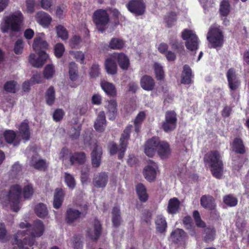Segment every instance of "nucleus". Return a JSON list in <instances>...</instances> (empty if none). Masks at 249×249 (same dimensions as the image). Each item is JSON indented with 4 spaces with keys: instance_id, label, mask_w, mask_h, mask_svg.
Segmentation results:
<instances>
[{
    "instance_id": "obj_1",
    "label": "nucleus",
    "mask_w": 249,
    "mask_h": 249,
    "mask_svg": "<svg viewBox=\"0 0 249 249\" xmlns=\"http://www.w3.org/2000/svg\"><path fill=\"white\" fill-rule=\"evenodd\" d=\"M44 231V226L43 222L40 220H35L32 225H30L27 236L28 240L24 242V245L22 240L18 239V238L25 236L26 232H17L14 235V244L17 246H14L13 249H29V247H32L34 245L35 238L41 236Z\"/></svg>"
},
{
    "instance_id": "obj_2",
    "label": "nucleus",
    "mask_w": 249,
    "mask_h": 249,
    "mask_svg": "<svg viewBox=\"0 0 249 249\" xmlns=\"http://www.w3.org/2000/svg\"><path fill=\"white\" fill-rule=\"evenodd\" d=\"M32 47L38 57H36L35 53H31L29 56V62L34 67L41 68L48 58V55L46 53L48 44L43 37L37 36L34 38Z\"/></svg>"
},
{
    "instance_id": "obj_3",
    "label": "nucleus",
    "mask_w": 249,
    "mask_h": 249,
    "mask_svg": "<svg viewBox=\"0 0 249 249\" xmlns=\"http://www.w3.org/2000/svg\"><path fill=\"white\" fill-rule=\"evenodd\" d=\"M156 151L161 159H166L170 155L171 149L167 142L161 141L158 137H153L146 141L144 152L147 156L152 157Z\"/></svg>"
},
{
    "instance_id": "obj_4",
    "label": "nucleus",
    "mask_w": 249,
    "mask_h": 249,
    "mask_svg": "<svg viewBox=\"0 0 249 249\" xmlns=\"http://www.w3.org/2000/svg\"><path fill=\"white\" fill-rule=\"evenodd\" d=\"M204 161L211 168L213 176L220 179L223 173L224 164L220 152L216 150L208 152L204 156Z\"/></svg>"
},
{
    "instance_id": "obj_5",
    "label": "nucleus",
    "mask_w": 249,
    "mask_h": 249,
    "mask_svg": "<svg viewBox=\"0 0 249 249\" xmlns=\"http://www.w3.org/2000/svg\"><path fill=\"white\" fill-rule=\"evenodd\" d=\"M23 20V15L20 11L17 10L4 18V22L0 25L1 31L3 33H7L9 30L14 32H19Z\"/></svg>"
},
{
    "instance_id": "obj_6",
    "label": "nucleus",
    "mask_w": 249,
    "mask_h": 249,
    "mask_svg": "<svg viewBox=\"0 0 249 249\" xmlns=\"http://www.w3.org/2000/svg\"><path fill=\"white\" fill-rule=\"evenodd\" d=\"M132 128L133 126L131 124H128L125 127L120 139L119 148L118 149L116 143H113L110 148V155H115L118 151V159L122 160L124 158Z\"/></svg>"
},
{
    "instance_id": "obj_7",
    "label": "nucleus",
    "mask_w": 249,
    "mask_h": 249,
    "mask_svg": "<svg viewBox=\"0 0 249 249\" xmlns=\"http://www.w3.org/2000/svg\"><path fill=\"white\" fill-rule=\"evenodd\" d=\"M92 20L98 31L103 33L107 28L110 20L109 16L106 10L99 9L94 12Z\"/></svg>"
},
{
    "instance_id": "obj_8",
    "label": "nucleus",
    "mask_w": 249,
    "mask_h": 249,
    "mask_svg": "<svg viewBox=\"0 0 249 249\" xmlns=\"http://www.w3.org/2000/svg\"><path fill=\"white\" fill-rule=\"evenodd\" d=\"M207 39L212 48L221 47L224 44V36L219 26L212 25L207 33Z\"/></svg>"
},
{
    "instance_id": "obj_9",
    "label": "nucleus",
    "mask_w": 249,
    "mask_h": 249,
    "mask_svg": "<svg viewBox=\"0 0 249 249\" xmlns=\"http://www.w3.org/2000/svg\"><path fill=\"white\" fill-rule=\"evenodd\" d=\"M21 194V187L18 184L11 186L10 189L6 195L5 202L9 203L11 210L17 212L19 210V204Z\"/></svg>"
},
{
    "instance_id": "obj_10",
    "label": "nucleus",
    "mask_w": 249,
    "mask_h": 249,
    "mask_svg": "<svg viewBox=\"0 0 249 249\" xmlns=\"http://www.w3.org/2000/svg\"><path fill=\"white\" fill-rule=\"evenodd\" d=\"M61 154L63 158L67 159L69 156L71 165H83L87 160L86 155L84 152H75L71 153L70 150L67 148H63Z\"/></svg>"
},
{
    "instance_id": "obj_11",
    "label": "nucleus",
    "mask_w": 249,
    "mask_h": 249,
    "mask_svg": "<svg viewBox=\"0 0 249 249\" xmlns=\"http://www.w3.org/2000/svg\"><path fill=\"white\" fill-rule=\"evenodd\" d=\"M181 38L186 41L185 46L189 51H196L198 49V38L192 30H183L181 32Z\"/></svg>"
},
{
    "instance_id": "obj_12",
    "label": "nucleus",
    "mask_w": 249,
    "mask_h": 249,
    "mask_svg": "<svg viewBox=\"0 0 249 249\" xmlns=\"http://www.w3.org/2000/svg\"><path fill=\"white\" fill-rule=\"evenodd\" d=\"M177 114L175 111H167L165 114V120L162 123V129L166 133L173 131L177 127Z\"/></svg>"
},
{
    "instance_id": "obj_13",
    "label": "nucleus",
    "mask_w": 249,
    "mask_h": 249,
    "mask_svg": "<svg viewBox=\"0 0 249 249\" xmlns=\"http://www.w3.org/2000/svg\"><path fill=\"white\" fill-rule=\"evenodd\" d=\"M127 9L136 16L142 15L145 11L143 0H131L126 5Z\"/></svg>"
},
{
    "instance_id": "obj_14",
    "label": "nucleus",
    "mask_w": 249,
    "mask_h": 249,
    "mask_svg": "<svg viewBox=\"0 0 249 249\" xmlns=\"http://www.w3.org/2000/svg\"><path fill=\"white\" fill-rule=\"evenodd\" d=\"M86 213L87 212L84 214L82 212L73 208H68L65 213V221L68 224H72L84 217Z\"/></svg>"
},
{
    "instance_id": "obj_15",
    "label": "nucleus",
    "mask_w": 249,
    "mask_h": 249,
    "mask_svg": "<svg viewBox=\"0 0 249 249\" xmlns=\"http://www.w3.org/2000/svg\"><path fill=\"white\" fill-rule=\"evenodd\" d=\"M158 166L156 162L150 160L148 165L143 169V174L145 178L149 182L154 181L156 178V169Z\"/></svg>"
},
{
    "instance_id": "obj_16",
    "label": "nucleus",
    "mask_w": 249,
    "mask_h": 249,
    "mask_svg": "<svg viewBox=\"0 0 249 249\" xmlns=\"http://www.w3.org/2000/svg\"><path fill=\"white\" fill-rule=\"evenodd\" d=\"M102 154V147L96 144L91 153V165L93 168H98L100 166Z\"/></svg>"
},
{
    "instance_id": "obj_17",
    "label": "nucleus",
    "mask_w": 249,
    "mask_h": 249,
    "mask_svg": "<svg viewBox=\"0 0 249 249\" xmlns=\"http://www.w3.org/2000/svg\"><path fill=\"white\" fill-rule=\"evenodd\" d=\"M112 58L117 61L120 68L124 70H127L130 66V61L128 56L123 53H114Z\"/></svg>"
},
{
    "instance_id": "obj_18",
    "label": "nucleus",
    "mask_w": 249,
    "mask_h": 249,
    "mask_svg": "<svg viewBox=\"0 0 249 249\" xmlns=\"http://www.w3.org/2000/svg\"><path fill=\"white\" fill-rule=\"evenodd\" d=\"M226 76L231 89H236L240 85V82L236 77L235 71L234 68H230L227 71Z\"/></svg>"
},
{
    "instance_id": "obj_19",
    "label": "nucleus",
    "mask_w": 249,
    "mask_h": 249,
    "mask_svg": "<svg viewBox=\"0 0 249 249\" xmlns=\"http://www.w3.org/2000/svg\"><path fill=\"white\" fill-rule=\"evenodd\" d=\"M194 77L190 67L185 64L183 66V71L181 76V83L185 85H190L193 83L192 78Z\"/></svg>"
},
{
    "instance_id": "obj_20",
    "label": "nucleus",
    "mask_w": 249,
    "mask_h": 249,
    "mask_svg": "<svg viewBox=\"0 0 249 249\" xmlns=\"http://www.w3.org/2000/svg\"><path fill=\"white\" fill-rule=\"evenodd\" d=\"M3 136L6 142L9 144H12L14 146H18L20 140L17 137V134L12 130H6L3 133Z\"/></svg>"
},
{
    "instance_id": "obj_21",
    "label": "nucleus",
    "mask_w": 249,
    "mask_h": 249,
    "mask_svg": "<svg viewBox=\"0 0 249 249\" xmlns=\"http://www.w3.org/2000/svg\"><path fill=\"white\" fill-rule=\"evenodd\" d=\"M35 18L36 21L45 27H48L52 21L51 17L48 13L42 11L37 12Z\"/></svg>"
},
{
    "instance_id": "obj_22",
    "label": "nucleus",
    "mask_w": 249,
    "mask_h": 249,
    "mask_svg": "<svg viewBox=\"0 0 249 249\" xmlns=\"http://www.w3.org/2000/svg\"><path fill=\"white\" fill-rule=\"evenodd\" d=\"M140 85L143 89L146 91H152L154 89L155 82L151 76L144 75L140 80Z\"/></svg>"
},
{
    "instance_id": "obj_23",
    "label": "nucleus",
    "mask_w": 249,
    "mask_h": 249,
    "mask_svg": "<svg viewBox=\"0 0 249 249\" xmlns=\"http://www.w3.org/2000/svg\"><path fill=\"white\" fill-rule=\"evenodd\" d=\"M200 205L205 209L213 210L216 205L214 198L210 195H203L200 198Z\"/></svg>"
},
{
    "instance_id": "obj_24",
    "label": "nucleus",
    "mask_w": 249,
    "mask_h": 249,
    "mask_svg": "<svg viewBox=\"0 0 249 249\" xmlns=\"http://www.w3.org/2000/svg\"><path fill=\"white\" fill-rule=\"evenodd\" d=\"M231 148L232 151L236 154L243 155L246 152V147L244 144L243 141L240 138H235L234 139L231 144Z\"/></svg>"
},
{
    "instance_id": "obj_25",
    "label": "nucleus",
    "mask_w": 249,
    "mask_h": 249,
    "mask_svg": "<svg viewBox=\"0 0 249 249\" xmlns=\"http://www.w3.org/2000/svg\"><path fill=\"white\" fill-rule=\"evenodd\" d=\"M186 233L181 229L177 228L173 231L171 233V238L172 241L175 244H178L184 242L186 238Z\"/></svg>"
},
{
    "instance_id": "obj_26",
    "label": "nucleus",
    "mask_w": 249,
    "mask_h": 249,
    "mask_svg": "<svg viewBox=\"0 0 249 249\" xmlns=\"http://www.w3.org/2000/svg\"><path fill=\"white\" fill-rule=\"evenodd\" d=\"M169 44L171 48L177 53H180L184 51V47L182 41L178 40L175 36H171L169 37Z\"/></svg>"
},
{
    "instance_id": "obj_27",
    "label": "nucleus",
    "mask_w": 249,
    "mask_h": 249,
    "mask_svg": "<svg viewBox=\"0 0 249 249\" xmlns=\"http://www.w3.org/2000/svg\"><path fill=\"white\" fill-rule=\"evenodd\" d=\"M65 193L62 189L56 188L55 190L53 206L55 209H58L61 206L64 200Z\"/></svg>"
},
{
    "instance_id": "obj_28",
    "label": "nucleus",
    "mask_w": 249,
    "mask_h": 249,
    "mask_svg": "<svg viewBox=\"0 0 249 249\" xmlns=\"http://www.w3.org/2000/svg\"><path fill=\"white\" fill-rule=\"evenodd\" d=\"M106 126L105 114L103 111H102L98 115L96 120L94 123V127L96 131L101 132L104 131Z\"/></svg>"
},
{
    "instance_id": "obj_29",
    "label": "nucleus",
    "mask_w": 249,
    "mask_h": 249,
    "mask_svg": "<svg viewBox=\"0 0 249 249\" xmlns=\"http://www.w3.org/2000/svg\"><path fill=\"white\" fill-rule=\"evenodd\" d=\"M180 202L177 197H173L169 199L167 211L168 213L174 214L178 213L180 208Z\"/></svg>"
},
{
    "instance_id": "obj_30",
    "label": "nucleus",
    "mask_w": 249,
    "mask_h": 249,
    "mask_svg": "<svg viewBox=\"0 0 249 249\" xmlns=\"http://www.w3.org/2000/svg\"><path fill=\"white\" fill-rule=\"evenodd\" d=\"M136 191L138 198L141 202H145L148 199V195L145 186L141 183L136 186Z\"/></svg>"
},
{
    "instance_id": "obj_31",
    "label": "nucleus",
    "mask_w": 249,
    "mask_h": 249,
    "mask_svg": "<svg viewBox=\"0 0 249 249\" xmlns=\"http://www.w3.org/2000/svg\"><path fill=\"white\" fill-rule=\"evenodd\" d=\"M155 224L157 231L160 233H164L167 227V224L165 218L162 215H159L155 220Z\"/></svg>"
},
{
    "instance_id": "obj_32",
    "label": "nucleus",
    "mask_w": 249,
    "mask_h": 249,
    "mask_svg": "<svg viewBox=\"0 0 249 249\" xmlns=\"http://www.w3.org/2000/svg\"><path fill=\"white\" fill-rule=\"evenodd\" d=\"M108 181V176L105 172L100 173L93 179V183L97 188L105 187Z\"/></svg>"
},
{
    "instance_id": "obj_33",
    "label": "nucleus",
    "mask_w": 249,
    "mask_h": 249,
    "mask_svg": "<svg viewBox=\"0 0 249 249\" xmlns=\"http://www.w3.org/2000/svg\"><path fill=\"white\" fill-rule=\"evenodd\" d=\"M101 86L103 90L109 96L114 97L117 95L116 89L112 83L108 82H102Z\"/></svg>"
},
{
    "instance_id": "obj_34",
    "label": "nucleus",
    "mask_w": 249,
    "mask_h": 249,
    "mask_svg": "<svg viewBox=\"0 0 249 249\" xmlns=\"http://www.w3.org/2000/svg\"><path fill=\"white\" fill-rule=\"evenodd\" d=\"M102 233V226L100 221L96 218L94 221V235L88 231V236L90 239L94 241H97Z\"/></svg>"
},
{
    "instance_id": "obj_35",
    "label": "nucleus",
    "mask_w": 249,
    "mask_h": 249,
    "mask_svg": "<svg viewBox=\"0 0 249 249\" xmlns=\"http://www.w3.org/2000/svg\"><path fill=\"white\" fill-rule=\"evenodd\" d=\"M146 118V113L144 111H140L135 117L134 121V130L138 134L142 127V125Z\"/></svg>"
},
{
    "instance_id": "obj_36",
    "label": "nucleus",
    "mask_w": 249,
    "mask_h": 249,
    "mask_svg": "<svg viewBox=\"0 0 249 249\" xmlns=\"http://www.w3.org/2000/svg\"><path fill=\"white\" fill-rule=\"evenodd\" d=\"M19 133L22 139L27 141L30 138V132L29 125L27 123L22 122L19 126Z\"/></svg>"
},
{
    "instance_id": "obj_37",
    "label": "nucleus",
    "mask_w": 249,
    "mask_h": 249,
    "mask_svg": "<svg viewBox=\"0 0 249 249\" xmlns=\"http://www.w3.org/2000/svg\"><path fill=\"white\" fill-rule=\"evenodd\" d=\"M112 225L115 228H118L121 224L122 217L121 216V212L119 208L114 207L112 210Z\"/></svg>"
},
{
    "instance_id": "obj_38",
    "label": "nucleus",
    "mask_w": 249,
    "mask_h": 249,
    "mask_svg": "<svg viewBox=\"0 0 249 249\" xmlns=\"http://www.w3.org/2000/svg\"><path fill=\"white\" fill-rule=\"evenodd\" d=\"M231 6L228 0H222L219 4V12L223 17L228 16L231 12Z\"/></svg>"
},
{
    "instance_id": "obj_39",
    "label": "nucleus",
    "mask_w": 249,
    "mask_h": 249,
    "mask_svg": "<svg viewBox=\"0 0 249 249\" xmlns=\"http://www.w3.org/2000/svg\"><path fill=\"white\" fill-rule=\"evenodd\" d=\"M117 104L115 100H111L108 102V104L107 107V114L109 120H114L115 118L116 114L117 111Z\"/></svg>"
},
{
    "instance_id": "obj_40",
    "label": "nucleus",
    "mask_w": 249,
    "mask_h": 249,
    "mask_svg": "<svg viewBox=\"0 0 249 249\" xmlns=\"http://www.w3.org/2000/svg\"><path fill=\"white\" fill-rule=\"evenodd\" d=\"M205 235L204 236L203 241L206 243H209L213 241L215 238L216 231L213 226H208L204 229Z\"/></svg>"
},
{
    "instance_id": "obj_41",
    "label": "nucleus",
    "mask_w": 249,
    "mask_h": 249,
    "mask_svg": "<svg viewBox=\"0 0 249 249\" xmlns=\"http://www.w3.org/2000/svg\"><path fill=\"white\" fill-rule=\"evenodd\" d=\"M105 68L108 74L114 75L117 73V66L115 61L111 58H107L105 63Z\"/></svg>"
},
{
    "instance_id": "obj_42",
    "label": "nucleus",
    "mask_w": 249,
    "mask_h": 249,
    "mask_svg": "<svg viewBox=\"0 0 249 249\" xmlns=\"http://www.w3.org/2000/svg\"><path fill=\"white\" fill-rule=\"evenodd\" d=\"M35 212L36 215L40 218H44L48 214V211L45 204L39 203L36 205Z\"/></svg>"
},
{
    "instance_id": "obj_43",
    "label": "nucleus",
    "mask_w": 249,
    "mask_h": 249,
    "mask_svg": "<svg viewBox=\"0 0 249 249\" xmlns=\"http://www.w3.org/2000/svg\"><path fill=\"white\" fill-rule=\"evenodd\" d=\"M155 77L158 81H162L165 78V73L163 67L159 63L155 62L153 65Z\"/></svg>"
},
{
    "instance_id": "obj_44",
    "label": "nucleus",
    "mask_w": 249,
    "mask_h": 249,
    "mask_svg": "<svg viewBox=\"0 0 249 249\" xmlns=\"http://www.w3.org/2000/svg\"><path fill=\"white\" fill-rule=\"evenodd\" d=\"M164 20L168 28L172 27L177 20V14L175 12H168L164 18Z\"/></svg>"
},
{
    "instance_id": "obj_45",
    "label": "nucleus",
    "mask_w": 249,
    "mask_h": 249,
    "mask_svg": "<svg viewBox=\"0 0 249 249\" xmlns=\"http://www.w3.org/2000/svg\"><path fill=\"white\" fill-rule=\"evenodd\" d=\"M3 89L8 93H16L18 91V82L15 80H10L5 82Z\"/></svg>"
},
{
    "instance_id": "obj_46",
    "label": "nucleus",
    "mask_w": 249,
    "mask_h": 249,
    "mask_svg": "<svg viewBox=\"0 0 249 249\" xmlns=\"http://www.w3.org/2000/svg\"><path fill=\"white\" fill-rule=\"evenodd\" d=\"M125 44L124 41L120 38L113 37L109 43V47L113 50H121Z\"/></svg>"
},
{
    "instance_id": "obj_47",
    "label": "nucleus",
    "mask_w": 249,
    "mask_h": 249,
    "mask_svg": "<svg viewBox=\"0 0 249 249\" xmlns=\"http://www.w3.org/2000/svg\"><path fill=\"white\" fill-rule=\"evenodd\" d=\"M69 73L70 78L71 81H75L78 79V66L75 62H71L69 64Z\"/></svg>"
},
{
    "instance_id": "obj_48",
    "label": "nucleus",
    "mask_w": 249,
    "mask_h": 249,
    "mask_svg": "<svg viewBox=\"0 0 249 249\" xmlns=\"http://www.w3.org/2000/svg\"><path fill=\"white\" fill-rule=\"evenodd\" d=\"M223 201L226 205L229 207H235L238 203L237 198L231 194L224 196L223 198Z\"/></svg>"
},
{
    "instance_id": "obj_49",
    "label": "nucleus",
    "mask_w": 249,
    "mask_h": 249,
    "mask_svg": "<svg viewBox=\"0 0 249 249\" xmlns=\"http://www.w3.org/2000/svg\"><path fill=\"white\" fill-rule=\"evenodd\" d=\"M55 98L54 89L53 87L51 86L45 93L46 103L49 106L53 105L54 103Z\"/></svg>"
},
{
    "instance_id": "obj_50",
    "label": "nucleus",
    "mask_w": 249,
    "mask_h": 249,
    "mask_svg": "<svg viewBox=\"0 0 249 249\" xmlns=\"http://www.w3.org/2000/svg\"><path fill=\"white\" fill-rule=\"evenodd\" d=\"M248 159L242 156H237L235 159L233 160V169L239 171L243 166V164Z\"/></svg>"
},
{
    "instance_id": "obj_51",
    "label": "nucleus",
    "mask_w": 249,
    "mask_h": 249,
    "mask_svg": "<svg viewBox=\"0 0 249 249\" xmlns=\"http://www.w3.org/2000/svg\"><path fill=\"white\" fill-rule=\"evenodd\" d=\"M64 181L69 189L73 190L76 185L75 180L72 175L68 173H65Z\"/></svg>"
},
{
    "instance_id": "obj_52",
    "label": "nucleus",
    "mask_w": 249,
    "mask_h": 249,
    "mask_svg": "<svg viewBox=\"0 0 249 249\" xmlns=\"http://www.w3.org/2000/svg\"><path fill=\"white\" fill-rule=\"evenodd\" d=\"M56 31L57 36L63 40H66L68 38V33L64 27L61 25H59L56 27Z\"/></svg>"
},
{
    "instance_id": "obj_53",
    "label": "nucleus",
    "mask_w": 249,
    "mask_h": 249,
    "mask_svg": "<svg viewBox=\"0 0 249 249\" xmlns=\"http://www.w3.org/2000/svg\"><path fill=\"white\" fill-rule=\"evenodd\" d=\"M81 128L82 126L81 124L79 125L77 128L74 126L71 127L68 133L69 137L72 140H76L79 138Z\"/></svg>"
},
{
    "instance_id": "obj_54",
    "label": "nucleus",
    "mask_w": 249,
    "mask_h": 249,
    "mask_svg": "<svg viewBox=\"0 0 249 249\" xmlns=\"http://www.w3.org/2000/svg\"><path fill=\"white\" fill-rule=\"evenodd\" d=\"M65 51L64 45L61 43H58L55 44L54 47V53L57 58H61Z\"/></svg>"
},
{
    "instance_id": "obj_55",
    "label": "nucleus",
    "mask_w": 249,
    "mask_h": 249,
    "mask_svg": "<svg viewBox=\"0 0 249 249\" xmlns=\"http://www.w3.org/2000/svg\"><path fill=\"white\" fill-rule=\"evenodd\" d=\"M54 72V67L53 65L48 64L45 67L43 75L46 79L52 78Z\"/></svg>"
},
{
    "instance_id": "obj_56",
    "label": "nucleus",
    "mask_w": 249,
    "mask_h": 249,
    "mask_svg": "<svg viewBox=\"0 0 249 249\" xmlns=\"http://www.w3.org/2000/svg\"><path fill=\"white\" fill-rule=\"evenodd\" d=\"M34 193V189L31 184L25 186L23 189V195L25 199L31 198Z\"/></svg>"
},
{
    "instance_id": "obj_57",
    "label": "nucleus",
    "mask_w": 249,
    "mask_h": 249,
    "mask_svg": "<svg viewBox=\"0 0 249 249\" xmlns=\"http://www.w3.org/2000/svg\"><path fill=\"white\" fill-rule=\"evenodd\" d=\"M30 224H29V223H25V222H21L20 224H19V227L21 229H24V228H27V230L26 231H25L26 232V233H25V236H20L18 238V239H21L22 240V241L23 242V245H24V242H26V241H27L28 240V238H27V236H28V232H29V228L30 226ZM18 232H19V231H18Z\"/></svg>"
},
{
    "instance_id": "obj_58",
    "label": "nucleus",
    "mask_w": 249,
    "mask_h": 249,
    "mask_svg": "<svg viewBox=\"0 0 249 249\" xmlns=\"http://www.w3.org/2000/svg\"><path fill=\"white\" fill-rule=\"evenodd\" d=\"M47 166L45 160L43 159L38 160L33 164L34 168L39 170L45 171Z\"/></svg>"
},
{
    "instance_id": "obj_59",
    "label": "nucleus",
    "mask_w": 249,
    "mask_h": 249,
    "mask_svg": "<svg viewBox=\"0 0 249 249\" xmlns=\"http://www.w3.org/2000/svg\"><path fill=\"white\" fill-rule=\"evenodd\" d=\"M100 73L99 66L97 64H92L90 69L89 75L92 78H96L99 76Z\"/></svg>"
},
{
    "instance_id": "obj_60",
    "label": "nucleus",
    "mask_w": 249,
    "mask_h": 249,
    "mask_svg": "<svg viewBox=\"0 0 249 249\" xmlns=\"http://www.w3.org/2000/svg\"><path fill=\"white\" fill-rule=\"evenodd\" d=\"M73 248L74 249H83V244L81 241V237L78 235L73 236Z\"/></svg>"
},
{
    "instance_id": "obj_61",
    "label": "nucleus",
    "mask_w": 249,
    "mask_h": 249,
    "mask_svg": "<svg viewBox=\"0 0 249 249\" xmlns=\"http://www.w3.org/2000/svg\"><path fill=\"white\" fill-rule=\"evenodd\" d=\"M26 11L28 13H33L35 11V0H26Z\"/></svg>"
},
{
    "instance_id": "obj_62",
    "label": "nucleus",
    "mask_w": 249,
    "mask_h": 249,
    "mask_svg": "<svg viewBox=\"0 0 249 249\" xmlns=\"http://www.w3.org/2000/svg\"><path fill=\"white\" fill-rule=\"evenodd\" d=\"M64 112L62 109H56L53 113V119L55 122L60 121L63 118Z\"/></svg>"
},
{
    "instance_id": "obj_63",
    "label": "nucleus",
    "mask_w": 249,
    "mask_h": 249,
    "mask_svg": "<svg viewBox=\"0 0 249 249\" xmlns=\"http://www.w3.org/2000/svg\"><path fill=\"white\" fill-rule=\"evenodd\" d=\"M23 48V41L21 39H18L14 46L15 53L17 54H21L22 53Z\"/></svg>"
},
{
    "instance_id": "obj_64",
    "label": "nucleus",
    "mask_w": 249,
    "mask_h": 249,
    "mask_svg": "<svg viewBox=\"0 0 249 249\" xmlns=\"http://www.w3.org/2000/svg\"><path fill=\"white\" fill-rule=\"evenodd\" d=\"M89 169H82L81 172V181L82 183L87 182L89 179Z\"/></svg>"
}]
</instances>
